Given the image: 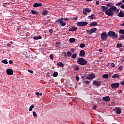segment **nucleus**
Returning a JSON list of instances; mask_svg holds the SVG:
<instances>
[{"mask_svg": "<svg viewBox=\"0 0 124 124\" xmlns=\"http://www.w3.org/2000/svg\"><path fill=\"white\" fill-rule=\"evenodd\" d=\"M77 62L79 65L82 66L86 65L87 63V62L83 58H77Z\"/></svg>", "mask_w": 124, "mask_h": 124, "instance_id": "f257e3e1", "label": "nucleus"}, {"mask_svg": "<svg viewBox=\"0 0 124 124\" xmlns=\"http://www.w3.org/2000/svg\"><path fill=\"white\" fill-rule=\"evenodd\" d=\"M108 35L106 32H103L100 35V38L102 41H105L107 40Z\"/></svg>", "mask_w": 124, "mask_h": 124, "instance_id": "f03ea898", "label": "nucleus"}, {"mask_svg": "<svg viewBox=\"0 0 124 124\" xmlns=\"http://www.w3.org/2000/svg\"><path fill=\"white\" fill-rule=\"evenodd\" d=\"M116 7L115 6H111L109 9V12L108 13V16H113L114 15L113 11H115L116 10Z\"/></svg>", "mask_w": 124, "mask_h": 124, "instance_id": "7ed1b4c3", "label": "nucleus"}, {"mask_svg": "<svg viewBox=\"0 0 124 124\" xmlns=\"http://www.w3.org/2000/svg\"><path fill=\"white\" fill-rule=\"evenodd\" d=\"M56 22L57 23H59L60 25L62 27L65 26L66 25V23L63 21V18H62L57 19Z\"/></svg>", "mask_w": 124, "mask_h": 124, "instance_id": "20e7f679", "label": "nucleus"}, {"mask_svg": "<svg viewBox=\"0 0 124 124\" xmlns=\"http://www.w3.org/2000/svg\"><path fill=\"white\" fill-rule=\"evenodd\" d=\"M108 36L110 37H113L115 38H116L118 37V34H116L115 33V32L113 31H109L108 33Z\"/></svg>", "mask_w": 124, "mask_h": 124, "instance_id": "39448f33", "label": "nucleus"}, {"mask_svg": "<svg viewBox=\"0 0 124 124\" xmlns=\"http://www.w3.org/2000/svg\"><path fill=\"white\" fill-rule=\"evenodd\" d=\"M102 11L106 13V15L108 16L109 9L108 7L101 6V7Z\"/></svg>", "mask_w": 124, "mask_h": 124, "instance_id": "423d86ee", "label": "nucleus"}, {"mask_svg": "<svg viewBox=\"0 0 124 124\" xmlns=\"http://www.w3.org/2000/svg\"><path fill=\"white\" fill-rule=\"evenodd\" d=\"M102 83H103V81H97V80H94L93 81V85L99 87L102 85L101 84Z\"/></svg>", "mask_w": 124, "mask_h": 124, "instance_id": "0eeeda50", "label": "nucleus"}, {"mask_svg": "<svg viewBox=\"0 0 124 124\" xmlns=\"http://www.w3.org/2000/svg\"><path fill=\"white\" fill-rule=\"evenodd\" d=\"M121 110H122V108L116 107L114 108H113V111H116V113L117 114H121Z\"/></svg>", "mask_w": 124, "mask_h": 124, "instance_id": "6e6552de", "label": "nucleus"}, {"mask_svg": "<svg viewBox=\"0 0 124 124\" xmlns=\"http://www.w3.org/2000/svg\"><path fill=\"white\" fill-rule=\"evenodd\" d=\"M77 25L79 27L85 26L88 24V23L86 21L84 22H79L77 23Z\"/></svg>", "mask_w": 124, "mask_h": 124, "instance_id": "1a4fd4ad", "label": "nucleus"}, {"mask_svg": "<svg viewBox=\"0 0 124 124\" xmlns=\"http://www.w3.org/2000/svg\"><path fill=\"white\" fill-rule=\"evenodd\" d=\"M110 86L113 89H116L119 87L120 84L118 83H113V84H111Z\"/></svg>", "mask_w": 124, "mask_h": 124, "instance_id": "9d476101", "label": "nucleus"}, {"mask_svg": "<svg viewBox=\"0 0 124 124\" xmlns=\"http://www.w3.org/2000/svg\"><path fill=\"white\" fill-rule=\"evenodd\" d=\"M102 100L104 101H105V102H108L110 101V97L108 96L103 97H102Z\"/></svg>", "mask_w": 124, "mask_h": 124, "instance_id": "9b49d317", "label": "nucleus"}, {"mask_svg": "<svg viewBox=\"0 0 124 124\" xmlns=\"http://www.w3.org/2000/svg\"><path fill=\"white\" fill-rule=\"evenodd\" d=\"M6 74H8V75H13V70L9 68L6 69Z\"/></svg>", "mask_w": 124, "mask_h": 124, "instance_id": "f8f14e48", "label": "nucleus"}, {"mask_svg": "<svg viewBox=\"0 0 124 124\" xmlns=\"http://www.w3.org/2000/svg\"><path fill=\"white\" fill-rule=\"evenodd\" d=\"M88 19L90 20H93L96 19V15L95 14H92L90 16L88 17Z\"/></svg>", "mask_w": 124, "mask_h": 124, "instance_id": "ddd939ff", "label": "nucleus"}, {"mask_svg": "<svg viewBox=\"0 0 124 124\" xmlns=\"http://www.w3.org/2000/svg\"><path fill=\"white\" fill-rule=\"evenodd\" d=\"M88 76H89L90 80H93L96 77V76L94 73L90 74Z\"/></svg>", "mask_w": 124, "mask_h": 124, "instance_id": "4468645a", "label": "nucleus"}, {"mask_svg": "<svg viewBox=\"0 0 124 124\" xmlns=\"http://www.w3.org/2000/svg\"><path fill=\"white\" fill-rule=\"evenodd\" d=\"M78 29V27L77 26H73L71 28H69V31H76Z\"/></svg>", "mask_w": 124, "mask_h": 124, "instance_id": "2eb2a0df", "label": "nucleus"}, {"mask_svg": "<svg viewBox=\"0 0 124 124\" xmlns=\"http://www.w3.org/2000/svg\"><path fill=\"white\" fill-rule=\"evenodd\" d=\"M91 9L88 8H85L83 11V14L84 15H87V12H91Z\"/></svg>", "mask_w": 124, "mask_h": 124, "instance_id": "dca6fc26", "label": "nucleus"}, {"mask_svg": "<svg viewBox=\"0 0 124 124\" xmlns=\"http://www.w3.org/2000/svg\"><path fill=\"white\" fill-rule=\"evenodd\" d=\"M42 7V3H38L36 2V3H34V4H33L34 8H36V7Z\"/></svg>", "mask_w": 124, "mask_h": 124, "instance_id": "f3484780", "label": "nucleus"}, {"mask_svg": "<svg viewBox=\"0 0 124 124\" xmlns=\"http://www.w3.org/2000/svg\"><path fill=\"white\" fill-rule=\"evenodd\" d=\"M118 16L119 17H123L124 16V12L120 11L118 14Z\"/></svg>", "mask_w": 124, "mask_h": 124, "instance_id": "a211bd4d", "label": "nucleus"}, {"mask_svg": "<svg viewBox=\"0 0 124 124\" xmlns=\"http://www.w3.org/2000/svg\"><path fill=\"white\" fill-rule=\"evenodd\" d=\"M85 55V52L84 50H82L80 51V53H79V56L80 57H84Z\"/></svg>", "mask_w": 124, "mask_h": 124, "instance_id": "6ab92c4d", "label": "nucleus"}, {"mask_svg": "<svg viewBox=\"0 0 124 124\" xmlns=\"http://www.w3.org/2000/svg\"><path fill=\"white\" fill-rule=\"evenodd\" d=\"M89 25L91 27H93V26L95 27L98 25V23L96 22H93L90 23Z\"/></svg>", "mask_w": 124, "mask_h": 124, "instance_id": "aec40b11", "label": "nucleus"}, {"mask_svg": "<svg viewBox=\"0 0 124 124\" xmlns=\"http://www.w3.org/2000/svg\"><path fill=\"white\" fill-rule=\"evenodd\" d=\"M92 33H95V31H96L97 30V29L96 28V27H93V28H91L90 29Z\"/></svg>", "mask_w": 124, "mask_h": 124, "instance_id": "412c9836", "label": "nucleus"}, {"mask_svg": "<svg viewBox=\"0 0 124 124\" xmlns=\"http://www.w3.org/2000/svg\"><path fill=\"white\" fill-rule=\"evenodd\" d=\"M42 38V37L41 36H34L33 37V39L35 40H40Z\"/></svg>", "mask_w": 124, "mask_h": 124, "instance_id": "4be33fe9", "label": "nucleus"}, {"mask_svg": "<svg viewBox=\"0 0 124 124\" xmlns=\"http://www.w3.org/2000/svg\"><path fill=\"white\" fill-rule=\"evenodd\" d=\"M57 66L60 67H63L64 66V65L62 62H58L57 63Z\"/></svg>", "mask_w": 124, "mask_h": 124, "instance_id": "5701e85b", "label": "nucleus"}, {"mask_svg": "<svg viewBox=\"0 0 124 124\" xmlns=\"http://www.w3.org/2000/svg\"><path fill=\"white\" fill-rule=\"evenodd\" d=\"M76 39L75 38H70L69 39V42L71 43H73L75 42Z\"/></svg>", "mask_w": 124, "mask_h": 124, "instance_id": "b1692460", "label": "nucleus"}, {"mask_svg": "<svg viewBox=\"0 0 124 124\" xmlns=\"http://www.w3.org/2000/svg\"><path fill=\"white\" fill-rule=\"evenodd\" d=\"M48 13V11L47 10H44L42 12V15L46 16V15H47Z\"/></svg>", "mask_w": 124, "mask_h": 124, "instance_id": "393cba45", "label": "nucleus"}, {"mask_svg": "<svg viewBox=\"0 0 124 124\" xmlns=\"http://www.w3.org/2000/svg\"><path fill=\"white\" fill-rule=\"evenodd\" d=\"M1 62L5 64H7L8 63L7 59H4V60H1Z\"/></svg>", "mask_w": 124, "mask_h": 124, "instance_id": "a878e982", "label": "nucleus"}, {"mask_svg": "<svg viewBox=\"0 0 124 124\" xmlns=\"http://www.w3.org/2000/svg\"><path fill=\"white\" fill-rule=\"evenodd\" d=\"M34 107H35V106L34 105L30 106V107H29V111H32L33 110V108H34Z\"/></svg>", "mask_w": 124, "mask_h": 124, "instance_id": "bb28decb", "label": "nucleus"}, {"mask_svg": "<svg viewBox=\"0 0 124 124\" xmlns=\"http://www.w3.org/2000/svg\"><path fill=\"white\" fill-rule=\"evenodd\" d=\"M119 33L120 34H124V29H120L119 31Z\"/></svg>", "mask_w": 124, "mask_h": 124, "instance_id": "cd10ccee", "label": "nucleus"}, {"mask_svg": "<svg viewBox=\"0 0 124 124\" xmlns=\"http://www.w3.org/2000/svg\"><path fill=\"white\" fill-rule=\"evenodd\" d=\"M108 74H105L103 75H102V77L103 78L107 79L108 78Z\"/></svg>", "mask_w": 124, "mask_h": 124, "instance_id": "c85d7f7f", "label": "nucleus"}, {"mask_svg": "<svg viewBox=\"0 0 124 124\" xmlns=\"http://www.w3.org/2000/svg\"><path fill=\"white\" fill-rule=\"evenodd\" d=\"M119 77L118 74H115L112 76V78L115 79L116 78H118Z\"/></svg>", "mask_w": 124, "mask_h": 124, "instance_id": "c756f323", "label": "nucleus"}, {"mask_svg": "<svg viewBox=\"0 0 124 124\" xmlns=\"http://www.w3.org/2000/svg\"><path fill=\"white\" fill-rule=\"evenodd\" d=\"M31 12L32 13V14H36V15H38L39 14V13L33 10H31Z\"/></svg>", "mask_w": 124, "mask_h": 124, "instance_id": "7c9ffc66", "label": "nucleus"}, {"mask_svg": "<svg viewBox=\"0 0 124 124\" xmlns=\"http://www.w3.org/2000/svg\"><path fill=\"white\" fill-rule=\"evenodd\" d=\"M58 74L57 72H54L52 74V76H53V77H57V76H58Z\"/></svg>", "mask_w": 124, "mask_h": 124, "instance_id": "2f4dec72", "label": "nucleus"}, {"mask_svg": "<svg viewBox=\"0 0 124 124\" xmlns=\"http://www.w3.org/2000/svg\"><path fill=\"white\" fill-rule=\"evenodd\" d=\"M66 54L68 57H71L72 54V53L70 51L67 52Z\"/></svg>", "mask_w": 124, "mask_h": 124, "instance_id": "473e14b6", "label": "nucleus"}, {"mask_svg": "<svg viewBox=\"0 0 124 124\" xmlns=\"http://www.w3.org/2000/svg\"><path fill=\"white\" fill-rule=\"evenodd\" d=\"M122 46H123V45L122 44L118 43V44H117V47L118 48L122 47Z\"/></svg>", "mask_w": 124, "mask_h": 124, "instance_id": "72a5a7b5", "label": "nucleus"}, {"mask_svg": "<svg viewBox=\"0 0 124 124\" xmlns=\"http://www.w3.org/2000/svg\"><path fill=\"white\" fill-rule=\"evenodd\" d=\"M77 55L76 54H74L72 55L71 58L72 59H75L77 57Z\"/></svg>", "mask_w": 124, "mask_h": 124, "instance_id": "f704fd0d", "label": "nucleus"}, {"mask_svg": "<svg viewBox=\"0 0 124 124\" xmlns=\"http://www.w3.org/2000/svg\"><path fill=\"white\" fill-rule=\"evenodd\" d=\"M123 39H124V35H121L120 36V38L119 39V40H122Z\"/></svg>", "mask_w": 124, "mask_h": 124, "instance_id": "c9c22d12", "label": "nucleus"}, {"mask_svg": "<svg viewBox=\"0 0 124 124\" xmlns=\"http://www.w3.org/2000/svg\"><path fill=\"white\" fill-rule=\"evenodd\" d=\"M112 6V3L111 2H109L108 4H107V6L108 7H111Z\"/></svg>", "mask_w": 124, "mask_h": 124, "instance_id": "e433bc0d", "label": "nucleus"}, {"mask_svg": "<svg viewBox=\"0 0 124 124\" xmlns=\"http://www.w3.org/2000/svg\"><path fill=\"white\" fill-rule=\"evenodd\" d=\"M86 33H88V34H92V31H91V30H87Z\"/></svg>", "mask_w": 124, "mask_h": 124, "instance_id": "4c0bfd02", "label": "nucleus"}, {"mask_svg": "<svg viewBox=\"0 0 124 124\" xmlns=\"http://www.w3.org/2000/svg\"><path fill=\"white\" fill-rule=\"evenodd\" d=\"M85 44H83V43H82V44H81L80 45V47L81 48H84V47H85Z\"/></svg>", "mask_w": 124, "mask_h": 124, "instance_id": "58836bf2", "label": "nucleus"}, {"mask_svg": "<svg viewBox=\"0 0 124 124\" xmlns=\"http://www.w3.org/2000/svg\"><path fill=\"white\" fill-rule=\"evenodd\" d=\"M28 72L31 73V74H33L34 73V71L32 70H31V69H29L28 70Z\"/></svg>", "mask_w": 124, "mask_h": 124, "instance_id": "ea45409f", "label": "nucleus"}, {"mask_svg": "<svg viewBox=\"0 0 124 124\" xmlns=\"http://www.w3.org/2000/svg\"><path fill=\"white\" fill-rule=\"evenodd\" d=\"M79 78H80L78 77V75H77L76 77V79L77 81H79Z\"/></svg>", "mask_w": 124, "mask_h": 124, "instance_id": "a19ab883", "label": "nucleus"}, {"mask_svg": "<svg viewBox=\"0 0 124 124\" xmlns=\"http://www.w3.org/2000/svg\"><path fill=\"white\" fill-rule=\"evenodd\" d=\"M78 16H76V17H74V18H73V20H78Z\"/></svg>", "mask_w": 124, "mask_h": 124, "instance_id": "79ce46f5", "label": "nucleus"}, {"mask_svg": "<svg viewBox=\"0 0 124 124\" xmlns=\"http://www.w3.org/2000/svg\"><path fill=\"white\" fill-rule=\"evenodd\" d=\"M118 70L119 71H121L122 70H123V67L121 66H119V68H118Z\"/></svg>", "mask_w": 124, "mask_h": 124, "instance_id": "37998d69", "label": "nucleus"}, {"mask_svg": "<svg viewBox=\"0 0 124 124\" xmlns=\"http://www.w3.org/2000/svg\"><path fill=\"white\" fill-rule=\"evenodd\" d=\"M96 108H97V106L96 105L93 106V109L94 110H96Z\"/></svg>", "mask_w": 124, "mask_h": 124, "instance_id": "c03bdc74", "label": "nucleus"}, {"mask_svg": "<svg viewBox=\"0 0 124 124\" xmlns=\"http://www.w3.org/2000/svg\"><path fill=\"white\" fill-rule=\"evenodd\" d=\"M51 60H53V59L54 58V56L53 54H51L49 56Z\"/></svg>", "mask_w": 124, "mask_h": 124, "instance_id": "a18cd8bd", "label": "nucleus"}, {"mask_svg": "<svg viewBox=\"0 0 124 124\" xmlns=\"http://www.w3.org/2000/svg\"><path fill=\"white\" fill-rule=\"evenodd\" d=\"M33 115L34 117H37V115L36 114V112L34 111L33 113Z\"/></svg>", "mask_w": 124, "mask_h": 124, "instance_id": "49530a36", "label": "nucleus"}, {"mask_svg": "<svg viewBox=\"0 0 124 124\" xmlns=\"http://www.w3.org/2000/svg\"><path fill=\"white\" fill-rule=\"evenodd\" d=\"M49 32H50V33H52L53 32V30L52 29H50Z\"/></svg>", "mask_w": 124, "mask_h": 124, "instance_id": "de8ad7c7", "label": "nucleus"}, {"mask_svg": "<svg viewBox=\"0 0 124 124\" xmlns=\"http://www.w3.org/2000/svg\"><path fill=\"white\" fill-rule=\"evenodd\" d=\"M13 62L12 61V60H10L9 61V64H12Z\"/></svg>", "mask_w": 124, "mask_h": 124, "instance_id": "09e8293b", "label": "nucleus"}, {"mask_svg": "<svg viewBox=\"0 0 124 124\" xmlns=\"http://www.w3.org/2000/svg\"><path fill=\"white\" fill-rule=\"evenodd\" d=\"M120 84L124 86V80L120 82Z\"/></svg>", "mask_w": 124, "mask_h": 124, "instance_id": "8fccbe9b", "label": "nucleus"}, {"mask_svg": "<svg viewBox=\"0 0 124 124\" xmlns=\"http://www.w3.org/2000/svg\"><path fill=\"white\" fill-rule=\"evenodd\" d=\"M79 70V67H78V66H77L76 67V71H78Z\"/></svg>", "mask_w": 124, "mask_h": 124, "instance_id": "3c124183", "label": "nucleus"}, {"mask_svg": "<svg viewBox=\"0 0 124 124\" xmlns=\"http://www.w3.org/2000/svg\"><path fill=\"white\" fill-rule=\"evenodd\" d=\"M56 45H60V44H61V43L59 42H56Z\"/></svg>", "mask_w": 124, "mask_h": 124, "instance_id": "603ef678", "label": "nucleus"}, {"mask_svg": "<svg viewBox=\"0 0 124 124\" xmlns=\"http://www.w3.org/2000/svg\"><path fill=\"white\" fill-rule=\"evenodd\" d=\"M100 4V2L99 1H96V5H99Z\"/></svg>", "mask_w": 124, "mask_h": 124, "instance_id": "864d4df0", "label": "nucleus"}, {"mask_svg": "<svg viewBox=\"0 0 124 124\" xmlns=\"http://www.w3.org/2000/svg\"><path fill=\"white\" fill-rule=\"evenodd\" d=\"M120 8L122 9H124V4H122Z\"/></svg>", "mask_w": 124, "mask_h": 124, "instance_id": "5fc2aeb1", "label": "nucleus"}, {"mask_svg": "<svg viewBox=\"0 0 124 124\" xmlns=\"http://www.w3.org/2000/svg\"><path fill=\"white\" fill-rule=\"evenodd\" d=\"M39 94H40V93L39 92H36L35 93V95L39 96Z\"/></svg>", "mask_w": 124, "mask_h": 124, "instance_id": "6e6d98bb", "label": "nucleus"}, {"mask_svg": "<svg viewBox=\"0 0 124 124\" xmlns=\"http://www.w3.org/2000/svg\"><path fill=\"white\" fill-rule=\"evenodd\" d=\"M84 84H88L90 83V82H89V81H84Z\"/></svg>", "mask_w": 124, "mask_h": 124, "instance_id": "4d7b16f0", "label": "nucleus"}, {"mask_svg": "<svg viewBox=\"0 0 124 124\" xmlns=\"http://www.w3.org/2000/svg\"><path fill=\"white\" fill-rule=\"evenodd\" d=\"M111 66L112 67L114 68L115 67V64L112 63H111Z\"/></svg>", "mask_w": 124, "mask_h": 124, "instance_id": "13d9d810", "label": "nucleus"}, {"mask_svg": "<svg viewBox=\"0 0 124 124\" xmlns=\"http://www.w3.org/2000/svg\"><path fill=\"white\" fill-rule=\"evenodd\" d=\"M115 11L116 13L117 14V13H118V12H119V9H117V8H116V9L115 10Z\"/></svg>", "mask_w": 124, "mask_h": 124, "instance_id": "bf43d9fd", "label": "nucleus"}, {"mask_svg": "<svg viewBox=\"0 0 124 124\" xmlns=\"http://www.w3.org/2000/svg\"><path fill=\"white\" fill-rule=\"evenodd\" d=\"M70 51L74 52L75 51V49L74 48L70 49Z\"/></svg>", "mask_w": 124, "mask_h": 124, "instance_id": "052dcab7", "label": "nucleus"}, {"mask_svg": "<svg viewBox=\"0 0 124 124\" xmlns=\"http://www.w3.org/2000/svg\"><path fill=\"white\" fill-rule=\"evenodd\" d=\"M63 20H65V21H68L69 20L68 18H64L63 19Z\"/></svg>", "mask_w": 124, "mask_h": 124, "instance_id": "680f3d73", "label": "nucleus"}, {"mask_svg": "<svg viewBox=\"0 0 124 124\" xmlns=\"http://www.w3.org/2000/svg\"><path fill=\"white\" fill-rule=\"evenodd\" d=\"M122 93H123V91H122V90H120L119 92V94H121Z\"/></svg>", "mask_w": 124, "mask_h": 124, "instance_id": "e2e57ef3", "label": "nucleus"}, {"mask_svg": "<svg viewBox=\"0 0 124 124\" xmlns=\"http://www.w3.org/2000/svg\"><path fill=\"white\" fill-rule=\"evenodd\" d=\"M86 78L87 79L90 80V77H89H89H86Z\"/></svg>", "mask_w": 124, "mask_h": 124, "instance_id": "0e129e2a", "label": "nucleus"}, {"mask_svg": "<svg viewBox=\"0 0 124 124\" xmlns=\"http://www.w3.org/2000/svg\"><path fill=\"white\" fill-rule=\"evenodd\" d=\"M120 5H121L119 3L116 4V6H120Z\"/></svg>", "mask_w": 124, "mask_h": 124, "instance_id": "69168bd1", "label": "nucleus"}, {"mask_svg": "<svg viewBox=\"0 0 124 124\" xmlns=\"http://www.w3.org/2000/svg\"><path fill=\"white\" fill-rule=\"evenodd\" d=\"M11 45L9 43L7 44V46H10Z\"/></svg>", "mask_w": 124, "mask_h": 124, "instance_id": "338daca9", "label": "nucleus"}, {"mask_svg": "<svg viewBox=\"0 0 124 124\" xmlns=\"http://www.w3.org/2000/svg\"><path fill=\"white\" fill-rule=\"evenodd\" d=\"M121 26H124V23H123L122 24L120 25Z\"/></svg>", "mask_w": 124, "mask_h": 124, "instance_id": "774afa93", "label": "nucleus"}]
</instances>
